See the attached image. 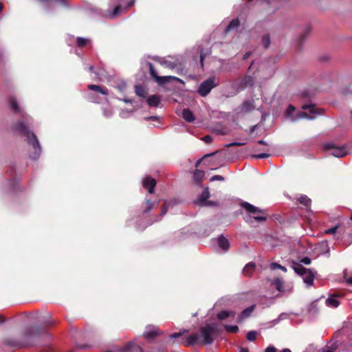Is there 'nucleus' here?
<instances>
[{
	"label": "nucleus",
	"mask_w": 352,
	"mask_h": 352,
	"mask_svg": "<svg viewBox=\"0 0 352 352\" xmlns=\"http://www.w3.org/2000/svg\"><path fill=\"white\" fill-rule=\"evenodd\" d=\"M271 267L273 270L278 268V269L282 270L284 272L287 271V269L285 267L280 265V264L276 263H273L271 265Z\"/></svg>",
	"instance_id": "46"
},
{
	"label": "nucleus",
	"mask_w": 352,
	"mask_h": 352,
	"mask_svg": "<svg viewBox=\"0 0 352 352\" xmlns=\"http://www.w3.org/2000/svg\"><path fill=\"white\" fill-rule=\"evenodd\" d=\"M251 54H252V52H246V53L243 55V60H246V59L249 58V57L251 56Z\"/></svg>",
	"instance_id": "59"
},
{
	"label": "nucleus",
	"mask_w": 352,
	"mask_h": 352,
	"mask_svg": "<svg viewBox=\"0 0 352 352\" xmlns=\"http://www.w3.org/2000/svg\"><path fill=\"white\" fill-rule=\"evenodd\" d=\"M239 352H250L248 348L240 347Z\"/></svg>",
	"instance_id": "60"
},
{
	"label": "nucleus",
	"mask_w": 352,
	"mask_h": 352,
	"mask_svg": "<svg viewBox=\"0 0 352 352\" xmlns=\"http://www.w3.org/2000/svg\"><path fill=\"white\" fill-rule=\"evenodd\" d=\"M325 151H330V155L336 157H343L348 153L346 146H336L334 144L328 143L324 144Z\"/></svg>",
	"instance_id": "6"
},
{
	"label": "nucleus",
	"mask_w": 352,
	"mask_h": 352,
	"mask_svg": "<svg viewBox=\"0 0 352 352\" xmlns=\"http://www.w3.org/2000/svg\"><path fill=\"white\" fill-rule=\"evenodd\" d=\"M87 88L89 90H92L96 92H99L105 96H107L109 94L108 89L105 87H102L98 85H89L87 86Z\"/></svg>",
	"instance_id": "18"
},
{
	"label": "nucleus",
	"mask_w": 352,
	"mask_h": 352,
	"mask_svg": "<svg viewBox=\"0 0 352 352\" xmlns=\"http://www.w3.org/2000/svg\"><path fill=\"white\" fill-rule=\"evenodd\" d=\"M89 100L90 102L97 104L100 103L102 100L100 97L94 94H89Z\"/></svg>",
	"instance_id": "41"
},
{
	"label": "nucleus",
	"mask_w": 352,
	"mask_h": 352,
	"mask_svg": "<svg viewBox=\"0 0 352 352\" xmlns=\"http://www.w3.org/2000/svg\"><path fill=\"white\" fill-rule=\"evenodd\" d=\"M19 182V179H10V185L11 189L12 190H17Z\"/></svg>",
	"instance_id": "43"
},
{
	"label": "nucleus",
	"mask_w": 352,
	"mask_h": 352,
	"mask_svg": "<svg viewBox=\"0 0 352 352\" xmlns=\"http://www.w3.org/2000/svg\"><path fill=\"white\" fill-rule=\"evenodd\" d=\"M340 226L339 224L336 225V226L329 228L324 231V234H335L338 229L339 228Z\"/></svg>",
	"instance_id": "45"
},
{
	"label": "nucleus",
	"mask_w": 352,
	"mask_h": 352,
	"mask_svg": "<svg viewBox=\"0 0 352 352\" xmlns=\"http://www.w3.org/2000/svg\"><path fill=\"white\" fill-rule=\"evenodd\" d=\"M216 86L214 80L212 78H208L206 80L202 82L198 89V93L201 96H206L211 91L212 88Z\"/></svg>",
	"instance_id": "9"
},
{
	"label": "nucleus",
	"mask_w": 352,
	"mask_h": 352,
	"mask_svg": "<svg viewBox=\"0 0 352 352\" xmlns=\"http://www.w3.org/2000/svg\"><path fill=\"white\" fill-rule=\"evenodd\" d=\"M304 110H308L310 114H318L320 113V109H318L315 104H305L302 107Z\"/></svg>",
	"instance_id": "33"
},
{
	"label": "nucleus",
	"mask_w": 352,
	"mask_h": 352,
	"mask_svg": "<svg viewBox=\"0 0 352 352\" xmlns=\"http://www.w3.org/2000/svg\"><path fill=\"white\" fill-rule=\"evenodd\" d=\"M147 65L149 67V72L151 76L155 80V81L159 85H163L166 83L170 82V81H176L179 82H184V81L178 77L173 76H160L157 74V72L155 71L153 64L150 62L147 63Z\"/></svg>",
	"instance_id": "5"
},
{
	"label": "nucleus",
	"mask_w": 352,
	"mask_h": 352,
	"mask_svg": "<svg viewBox=\"0 0 352 352\" xmlns=\"http://www.w3.org/2000/svg\"><path fill=\"white\" fill-rule=\"evenodd\" d=\"M218 244L219 248L223 251H228L230 248L228 240L222 235L218 238Z\"/></svg>",
	"instance_id": "25"
},
{
	"label": "nucleus",
	"mask_w": 352,
	"mask_h": 352,
	"mask_svg": "<svg viewBox=\"0 0 352 352\" xmlns=\"http://www.w3.org/2000/svg\"><path fill=\"white\" fill-rule=\"evenodd\" d=\"M205 175V173L201 170H196L194 172V179L196 182L199 183L202 182Z\"/></svg>",
	"instance_id": "36"
},
{
	"label": "nucleus",
	"mask_w": 352,
	"mask_h": 352,
	"mask_svg": "<svg viewBox=\"0 0 352 352\" xmlns=\"http://www.w3.org/2000/svg\"><path fill=\"white\" fill-rule=\"evenodd\" d=\"M120 352H144V351L140 346L129 342L120 349Z\"/></svg>",
	"instance_id": "15"
},
{
	"label": "nucleus",
	"mask_w": 352,
	"mask_h": 352,
	"mask_svg": "<svg viewBox=\"0 0 352 352\" xmlns=\"http://www.w3.org/2000/svg\"><path fill=\"white\" fill-rule=\"evenodd\" d=\"M262 44L265 49H267L270 45V37L269 34H265L262 37Z\"/></svg>",
	"instance_id": "37"
},
{
	"label": "nucleus",
	"mask_w": 352,
	"mask_h": 352,
	"mask_svg": "<svg viewBox=\"0 0 352 352\" xmlns=\"http://www.w3.org/2000/svg\"><path fill=\"white\" fill-rule=\"evenodd\" d=\"M293 263L294 265L292 266V267L294 272L300 276H304L307 269L303 267L301 264H299L298 263L294 262Z\"/></svg>",
	"instance_id": "27"
},
{
	"label": "nucleus",
	"mask_w": 352,
	"mask_h": 352,
	"mask_svg": "<svg viewBox=\"0 0 352 352\" xmlns=\"http://www.w3.org/2000/svg\"><path fill=\"white\" fill-rule=\"evenodd\" d=\"M240 25V21L238 18L232 19L225 29V32L228 33L236 30Z\"/></svg>",
	"instance_id": "21"
},
{
	"label": "nucleus",
	"mask_w": 352,
	"mask_h": 352,
	"mask_svg": "<svg viewBox=\"0 0 352 352\" xmlns=\"http://www.w3.org/2000/svg\"><path fill=\"white\" fill-rule=\"evenodd\" d=\"M301 263L305 264V265H309L311 262V260L310 258L305 256L300 261Z\"/></svg>",
	"instance_id": "51"
},
{
	"label": "nucleus",
	"mask_w": 352,
	"mask_h": 352,
	"mask_svg": "<svg viewBox=\"0 0 352 352\" xmlns=\"http://www.w3.org/2000/svg\"><path fill=\"white\" fill-rule=\"evenodd\" d=\"M201 140L204 141L206 144H210L213 141V138H212V136L209 135L204 136Z\"/></svg>",
	"instance_id": "47"
},
{
	"label": "nucleus",
	"mask_w": 352,
	"mask_h": 352,
	"mask_svg": "<svg viewBox=\"0 0 352 352\" xmlns=\"http://www.w3.org/2000/svg\"><path fill=\"white\" fill-rule=\"evenodd\" d=\"M199 336L197 333H192L188 337L183 338L182 343L186 346H194L200 343Z\"/></svg>",
	"instance_id": "11"
},
{
	"label": "nucleus",
	"mask_w": 352,
	"mask_h": 352,
	"mask_svg": "<svg viewBox=\"0 0 352 352\" xmlns=\"http://www.w3.org/2000/svg\"><path fill=\"white\" fill-rule=\"evenodd\" d=\"M158 202L153 201L149 199H146L142 205V213H149L154 208L158 206Z\"/></svg>",
	"instance_id": "13"
},
{
	"label": "nucleus",
	"mask_w": 352,
	"mask_h": 352,
	"mask_svg": "<svg viewBox=\"0 0 352 352\" xmlns=\"http://www.w3.org/2000/svg\"><path fill=\"white\" fill-rule=\"evenodd\" d=\"M217 332L216 324H207L200 329L201 337L203 338L200 344H210L214 342L213 336Z\"/></svg>",
	"instance_id": "3"
},
{
	"label": "nucleus",
	"mask_w": 352,
	"mask_h": 352,
	"mask_svg": "<svg viewBox=\"0 0 352 352\" xmlns=\"http://www.w3.org/2000/svg\"><path fill=\"white\" fill-rule=\"evenodd\" d=\"M159 63L162 66L170 69H173L177 66V63L176 61H171L165 58L160 59Z\"/></svg>",
	"instance_id": "23"
},
{
	"label": "nucleus",
	"mask_w": 352,
	"mask_h": 352,
	"mask_svg": "<svg viewBox=\"0 0 352 352\" xmlns=\"http://www.w3.org/2000/svg\"><path fill=\"white\" fill-rule=\"evenodd\" d=\"M270 154H267V153H260V154H257V155H253V157L254 158H256V159H264V158H267L268 157H270Z\"/></svg>",
	"instance_id": "48"
},
{
	"label": "nucleus",
	"mask_w": 352,
	"mask_h": 352,
	"mask_svg": "<svg viewBox=\"0 0 352 352\" xmlns=\"http://www.w3.org/2000/svg\"><path fill=\"white\" fill-rule=\"evenodd\" d=\"M256 336H257L256 331H251L247 333L246 338H247V340L249 341H254L256 338Z\"/></svg>",
	"instance_id": "42"
},
{
	"label": "nucleus",
	"mask_w": 352,
	"mask_h": 352,
	"mask_svg": "<svg viewBox=\"0 0 352 352\" xmlns=\"http://www.w3.org/2000/svg\"><path fill=\"white\" fill-rule=\"evenodd\" d=\"M91 41L89 38H82V37H77L76 38V45L79 48H83L89 45H90Z\"/></svg>",
	"instance_id": "30"
},
{
	"label": "nucleus",
	"mask_w": 352,
	"mask_h": 352,
	"mask_svg": "<svg viewBox=\"0 0 352 352\" xmlns=\"http://www.w3.org/2000/svg\"><path fill=\"white\" fill-rule=\"evenodd\" d=\"M340 296L339 294H333L326 300V305L328 307L336 308L340 305V302L335 297Z\"/></svg>",
	"instance_id": "20"
},
{
	"label": "nucleus",
	"mask_w": 352,
	"mask_h": 352,
	"mask_svg": "<svg viewBox=\"0 0 352 352\" xmlns=\"http://www.w3.org/2000/svg\"><path fill=\"white\" fill-rule=\"evenodd\" d=\"M135 92L137 96L141 98H146L148 94L145 87L141 85L135 86Z\"/></svg>",
	"instance_id": "29"
},
{
	"label": "nucleus",
	"mask_w": 352,
	"mask_h": 352,
	"mask_svg": "<svg viewBox=\"0 0 352 352\" xmlns=\"http://www.w3.org/2000/svg\"><path fill=\"white\" fill-rule=\"evenodd\" d=\"M276 351L277 349L274 346H270L265 349V352H276Z\"/></svg>",
	"instance_id": "54"
},
{
	"label": "nucleus",
	"mask_w": 352,
	"mask_h": 352,
	"mask_svg": "<svg viewBox=\"0 0 352 352\" xmlns=\"http://www.w3.org/2000/svg\"><path fill=\"white\" fill-rule=\"evenodd\" d=\"M8 102L9 107L10 108V109L13 111L14 113H19L22 118H24V114L25 113L23 110L20 109L19 105L16 101V99L14 97H10L8 100Z\"/></svg>",
	"instance_id": "12"
},
{
	"label": "nucleus",
	"mask_w": 352,
	"mask_h": 352,
	"mask_svg": "<svg viewBox=\"0 0 352 352\" xmlns=\"http://www.w3.org/2000/svg\"><path fill=\"white\" fill-rule=\"evenodd\" d=\"M89 71L91 73H95L94 67L93 65H90L89 67Z\"/></svg>",
	"instance_id": "63"
},
{
	"label": "nucleus",
	"mask_w": 352,
	"mask_h": 352,
	"mask_svg": "<svg viewBox=\"0 0 352 352\" xmlns=\"http://www.w3.org/2000/svg\"><path fill=\"white\" fill-rule=\"evenodd\" d=\"M206 57V54L203 52V50H201L200 53V64L201 67H204V60Z\"/></svg>",
	"instance_id": "52"
},
{
	"label": "nucleus",
	"mask_w": 352,
	"mask_h": 352,
	"mask_svg": "<svg viewBox=\"0 0 352 352\" xmlns=\"http://www.w3.org/2000/svg\"><path fill=\"white\" fill-rule=\"evenodd\" d=\"M209 197L210 192L208 188H206L203 190L202 193L199 195L196 203H199V204L203 205L207 201Z\"/></svg>",
	"instance_id": "28"
},
{
	"label": "nucleus",
	"mask_w": 352,
	"mask_h": 352,
	"mask_svg": "<svg viewBox=\"0 0 352 352\" xmlns=\"http://www.w3.org/2000/svg\"><path fill=\"white\" fill-rule=\"evenodd\" d=\"M203 206H217V202L212 201H206L203 204Z\"/></svg>",
	"instance_id": "53"
},
{
	"label": "nucleus",
	"mask_w": 352,
	"mask_h": 352,
	"mask_svg": "<svg viewBox=\"0 0 352 352\" xmlns=\"http://www.w3.org/2000/svg\"><path fill=\"white\" fill-rule=\"evenodd\" d=\"M54 323L55 322L53 320H45L42 327H28L23 333L21 339L18 340L13 337H6L3 340L2 343L10 349H19L32 346L34 344V340L47 332V328L52 326Z\"/></svg>",
	"instance_id": "1"
},
{
	"label": "nucleus",
	"mask_w": 352,
	"mask_h": 352,
	"mask_svg": "<svg viewBox=\"0 0 352 352\" xmlns=\"http://www.w3.org/2000/svg\"><path fill=\"white\" fill-rule=\"evenodd\" d=\"M254 84V78L251 76L246 75L241 79H239L235 83L234 87L238 91L244 90L248 87H252Z\"/></svg>",
	"instance_id": "8"
},
{
	"label": "nucleus",
	"mask_w": 352,
	"mask_h": 352,
	"mask_svg": "<svg viewBox=\"0 0 352 352\" xmlns=\"http://www.w3.org/2000/svg\"><path fill=\"white\" fill-rule=\"evenodd\" d=\"M275 287L279 292L283 291V283L280 278H277L274 283Z\"/></svg>",
	"instance_id": "40"
},
{
	"label": "nucleus",
	"mask_w": 352,
	"mask_h": 352,
	"mask_svg": "<svg viewBox=\"0 0 352 352\" xmlns=\"http://www.w3.org/2000/svg\"><path fill=\"white\" fill-rule=\"evenodd\" d=\"M302 277L304 283H305L308 286L313 285L315 278V274L311 270L307 269L304 276Z\"/></svg>",
	"instance_id": "16"
},
{
	"label": "nucleus",
	"mask_w": 352,
	"mask_h": 352,
	"mask_svg": "<svg viewBox=\"0 0 352 352\" xmlns=\"http://www.w3.org/2000/svg\"><path fill=\"white\" fill-rule=\"evenodd\" d=\"M188 332V330L183 329V330H182L179 332H175V333H173L172 335L170 336V337L172 338H179L180 336L184 335L185 333H186Z\"/></svg>",
	"instance_id": "44"
},
{
	"label": "nucleus",
	"mask_w": 352,
	"mask_h": 352,
	"mask_svg": "<svg viewBox=\"0 0 352 352\" xmlns=\"http://www.w3.org/2000/svg\"><path fill=\"white\" fill-rule=\"evenodd\" d=\"M336 349V346H327L323 350V352H333Z\"/></svg>",
	"instance_id": "55"
},
{
	"label": "nucleus",
	"mask_w": 352,
	"mask_h": 352,
	"mask_svg": "<svg viewBox=\"0 0 352 352\" xmlns=\"http://www.w3.org/2000/svg\"><path fill=\"white\" fill-rule=\"evenodd\" d=\"M254 109L253 103L249 100L243 102L241 105V111L243 113H248L252 111Z\"/></svg>",
	"instance_id": "31"
},
{
	"label": "nucleus",
	"mask_w": 352,
	"mask_h": 352,
	"mask_svg": "<svg viewBox=\"0 0 352 352\" xmlns=\"http://www.w3.org/2000/svg\"><path fill=\"white\" fill-rule=\"evenodd\" d=\"M344 278L346 280V283L349 285H351L352 286V276L349 277V278H346V276H344Z\"/></svg>",
	"instance_id": "57"
},
{
	"label": "nucleus",
	"mask_w": 352,
	"mask_h": 352,
	"mask_svg": "<svg viewBox=\"0 0 352 352\" xmlns=\"http://www.w3.org/2000/svg\"><path fill=\"white\" fill-rule=\"evenodd\" d=\"M134 3H135V0H130V1L128 2V3H127L126 6L124 8V9H125V10H126V9H128V8H129L132 7V6L134 5Z\"/></svg>",
	"instance_id": "56"
},
{
	"label": "nucleus",
	"mask_w": 352,
	"mask_h": 352,
	"mask_svg": "<svg viewBox=\"0 0 352 352\" xmlns=\"http://www.w3.org/2000/svg\"><path fill=\"white\" fill-rule=\"evenodd\" d=\"M172 205L170 201H166L162 206L160 215L164 216L166 214L168 208Z\"/></svg>",
	"instance_id": "39"
},
{
	"label": "nucleus",
	"mask_w": 352,
	"mask_h": 352,
	"mask_svg": "<svg viewBox=\"0 0 352 352\" xmlns=\"http://www.w3.org/2000/svg\"><path fill=\"white\" fill-rule=\"evenodd\" d=\"M223 180H224V177L223 176L219 175H214V176H212L210 178V181L211 182H213V181H223Z\"/></svg>",
	"instance_id": "49"
},
{
	"label": "nucleus",
	"mask_w": 352,
	"mask_h": 352,
	"mask_svg": "<svg viewBox=\"0 0 352 352\" xmlns=\"http://www.w3.org/2000/svg\"><path fill=\"white\" fill-rule=\"evenodd\" d=\"M125 87H126V84H125V83H123L122 85L118 86V89H119V90H120V91H122V89H124Z\"/></svg>",
	"instance_id": "61"
},
{
	"label": "nucleus",
	"mask_w": 352,
	"mask_h": 352,
	"mask_svg": "<svg viewBox=\"0 0 352 352\" xmlns=\"http://www.w3.org/2000/svg\"><path fill=\"white\" fill-rule=\"evenodd\" d=\"M241 206L244 208L248 213L253 214V218L257 221H265L267 218V214L265 210H261L252 204L243 201Z\"/></svg>",
	"instance_id": "4"
},
{
	"label": "nucleus",
	"mask_w": 352,
	"mask_h": 352,
	"mask_svg": "<svg viewBox=\"0 0 352 352\" xmlns=\"http://www.w3.org/2000/svg\"><path fill=\"white\" fill-rule=\"evenodd\" d=\"M160 334V331L158 329H154L151 331H148L144 333V336L147 340H152L157 337Z\"/></svg>",
	"instance_id": "32"
},
{
	"label": "nucleus",
	"mask_w": 352,
	"mask_h": 352,
	"mask_svg": "<svg viewBox=\"0 0 352 352\" xmlns=\"http://www.w3.org/2000/svg\"><path fill=\"white\" fill-rule=\"evenodd\" d=\"M256 264L254 262H250L246 264L243 270V274L245 276H252L255 271Z\"/></svg>",
	"instance_id": "17"
},
{
	"label": "nucleus",
	"mask_w": 352,
	"mask_h": 352,
	"mask_svg": "<svg viewBox=\"0 0 352 352\" xmlns=\"http://www.w3.org/2000/svg\"><path fill=\"white\" fill-rule=\"evenodd\" d=\"M235 315H236V312L234 311H228L226 310H222L217 314V318L219 320H225L226 318L230 317V316L232 318H234Z\"/></svg>",
	"instance_id": "24"
},
{
	"label": "nucleus",
	"mask_w": 352,
	"mask_h": 352,
	"mask_svg": "<svg viewBox=\"0 0 352 352\" xmlns=\"http://www.w3.org/2000/svg\"><path fill=\"white\" fill-rule=\"evenodd\" d=\"M296 111V108L292 105L289 104L285 111V116L292 119L294 121L302 119V118H308V119H313L314 117L309 116L307 112L305 111H298L296 114V116L294 115V112Z\"/></svg>",
	"instance_id": "7"
},
{
	"label": "nucleus",
	"mask_w": 352,
	"mask_h": 352,
	"mask_svg": "<svg viewBox=\"0 0 352 352\" xmlns=\"http://www.w3.org/2000/svg\"><path fill=\"white\" fill-rule=\"evenodd\" d=\"M123 101L125 102V103H130L131 104L132 103V100L131 99H127V98H125L123 100Z\"/></svg>",
	"instance_id": "64"
},
{
	"label": "nucleus",
	"mask_w": 352,
	"mask_h": 352,
	"mask_svg": "<svg viewBox=\"0 0 352 352\" xmlns=\"http://www.w3.org/2000/svg\"><path fill=\"white\" fill-rule=\"evenodd\" d=\"M245 142H232L226 145L227 147H231V146H243L245 145Z\"/></svg>",
	"instance_id": "50"
},
{
	"label": "nucleus",
	"mask_w": 352,
	"mask_h": 352,
	"mask_svg": "<svg viewBox=\"0 0 352 352\" xmlns=\"http://www.w3.org/2000/svg\"><path fill=\"white\" fill-rule=\"evenodd\" d=\"M146 102L150 107H157L161 102V97L158 95H152L147 98Z\"/></svg>",
	"instance_id": "19"
},
{
	"label": "nucleus",
	"mask_w": 352,
	"mask_h": 352,
	"mask_svg": "<svg viewBox=\"0 0 352 352\" xmlns=\"http://www.w3.org/2000/svg\"><path fill=\"white\" fill-rule=\"evenodd\" d=\"M224 328L228 333H235L239 331V327L236 325H225Z\"/></svg>",
	"instance_id": "38"
},
{
	"label": "nucleus",
	"mask_w": 352,
	"mask_h": 352,
	"mask_svg": "<svg viewBox=\"0 0 352 352\" xmlns=\"http://www.w3.org/2000/svg\"><path fill=\"white\" fill-rule=\"evenodd\" d=\"M255 308V305H252L249 307L245 309L241 314V315L238 317V321L241 322L245 318L249 317L251 314L253 312Z\"/></svg>",
	"instance_id": "22"
},
{
	"label": "nucleus",
	"mask_w": 352,
	"mask_h": 352,
	"mask_svg": "<svg viewBox=\"0 0 352 352\" xmlns=\"http://www.w3.org/2000/svg\"><path fill=\"white\" fill-rule=\"evenodd\" d=\"M216 132L219 135H226V132L223 129H215Z\"/></svg>",
	"instance_id": "58"
},
{
	"label": "nucleus",
	"mask_w": 352,
	"mask_h": 352,
	"mask_svg": "<svg viewBox=\"0 0 352 352\" xmlns=\"http://www.w3.org/2000/svg\"><path fill=\"white\" fill-rule=\"evenodd\" d=\"M299 204H302L307 208L310 207L311 200L307 195H302L298 199Z\"/></svg>",
	"instance_id": "34"
},
{
	"label": "nucleus",
	"mask_w": 352,
	"mask_h": 352,
	"mask_svg": "<svg viewBox=\"0 0 352 352\" xmlns=\"http://www.w3.org/2000/svg\"><path fill=\"white\" fill-rule=\"evenodd\" d=\"M311 32V28L309 26H307L302 31V32L300 34L298 37V43L300 45L308 36L309 34Z\"/></svg>",
	"instance_id": "35"
},
{
	"label": "nucleus",
	"mask_w": 352,
	"mask_h": 352,
	"mask_svg": "<svg viewBox=\"0 0 352 352\" xmlns=\"http://www.w3.org/2000/svg\"><path fill=\"white\" fill-rule=\"evenodd\" d=\"M23 120L17 121L13 126V129L26 138L28 143L34 149V155L32 156L34 160L37 159L41 151V148L36 135L30 130L28 118L24 114Z\"/></svg>",
	"instance_id": "2"
},
{
	"label": "nucleus",
	"mask_w": 352,
	"mask_h": 352,
	"mask_svg": "<svg viewBox=\"0 0 352 352\" xmlns=\"http://www.w3.org/2000/svg\"><path fill=\"white\" fill-rule=\"evenodd\" d=\"M182 118L188 122H192L195 120L194 114L189 109H184L182 111Z\"/></svg>",
	"instance_id": "26"
},
{
	"label": "nucleus",
	"mask_w": 352,
	"mask_h": 352,
	"mask_svg": "<svg viewBox=\"0 0 352 352\" xmlns=\"http://www.w3.org/2000/svg\"><path fill=\"white\" fill-rule=\"evenodd\" d=\"M5 321H6L5 318L3 316L0 315V324L4 323Z\"/></svg>",
	"instance_id": "62"
},
{
	"label": "nucleus",
	"mask_w": 352,
	"mask_h": 352,
	"mask_svg": "<svg viewBox=\"0 0 352 352\" xmlns=\"http://www.w3.org/2000/svg\"><path fill=\"white\" fill-rule=\"evenodd\" d=\"M125 10L124 8H122L121 6L118 5L111 10H108L106 13V17L113 19L119 16Z\"/></svg>",
	"instance_id": "14"
},
{
	"label": "nucleus",
	"mask_w": 352,
	"mask_h": 352,
	"mask_svg": "<svg viewBox=\"0 0 352 352\" xmlns=\"http://www.w3.org/2000/svg\"><path fill=\"white\" fill-rule=\"evenodd\" d=\"M156 184V180L150 176L146 177L142 181L143 187L148 189L150 194H153L154 192Z\"/></svg>",
	"instance_id": "10"
}]
</instances>
